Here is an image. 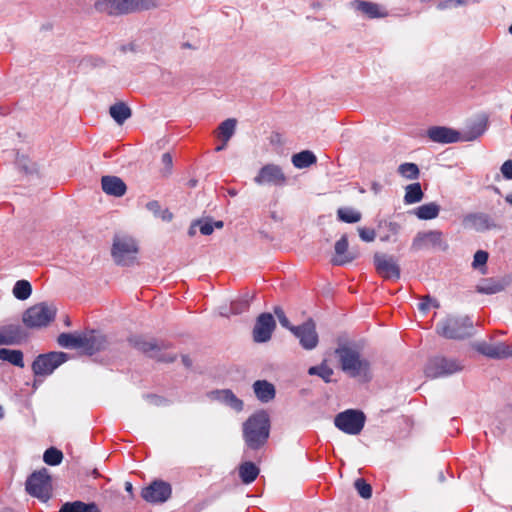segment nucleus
I'll return each instance as SVG.
<instances>
[{
    "label": "nucleus",
    "mask_w": 512,
    "mask_h": 512,
    "mask_svg": "<svg viewBox=\"0 0 512 512\" xmlns=\"http://www.w3.org/2000/svg\"><path fill=\"white\" fill-rule=\"evenodd\" d=\"M161 0H130L131 13L160 7Z\"/></svg>",
    "instance_id": "c03bdc74"
},
{
    "label": "nucleus",
    "mask_w": 512,
    "mask_h": 512,
    "mask_svg": "<svg viewBox=\"0 0 512 512\" xmlns=\"http://www.w3.org/2000/svg\"><path fill=\"white\" fill-rule=\"evenodd\" d=\"M476 350L491 359H506L512 356V345L504 342L497 344L480 342L476 345Z\"/></svg>",
    "instance_id": "6ab92c4d"
},
{
    "label": "nucleus",
    "mask_w": 512,
    "mask_h": 512,
    "mask_svg": "<svg viewBox=\"0 0 512 512\" xmlns=\"http://www.w3.org/2000/svg\"><path fill=\"white\" fill-rule=\"evenodd\" d=\"M182 363L187 367L190 368L192 366V360L189 356L183 355L182 356Z\"/></svg>",
    "instance_id": "0e129e2a"
},
{
    "label": "nucleus",
    "mask_w": 512,
    "mask_h": 512,
    "mask_svg": "<svg viewBox=\"0 0 512 512\" xmlns=\"http://www.w3.org/2000/svg\"><path fill=\"white\" fill-rule=\"evenodd\" d=\"M270 435V418L266 411L252 414L243 423V439L251 450H259L268 441Z\"/></svg>",
    "instance_id": "f03ea898"
},
{
    "label": "nucleus",
    "mask_w": 512,
    "mask_h": 512,
    "mask_svg": "<svg viewBox=\"0 0 512 512\" xmlns=\"http://www.w3.org/2000/svg\"><path fill=\"white\" fill-rule=\"evenodd\" d=\"M504 178L512 180V159L505 161L501 166Z\"/></svg>",
    "instance_id": "6e6d98bb"
},
{
    "label": "nucleus",
    "mask_w": 512,
    "mask_h": 512,
    "mask_svg": "<svg viewBox=\"0 0 512 512\" xmlns=\"http://www.w3.org/2000/svg\"><path fill=\"white\" fill-rule=\"evenodd\" d=\"M4 337L8 340L7 345L20 344L27 339V332L20 325H6L1 328Z\"/></svg>",
    "instance_id": "c85d7f7f"
},
{
    "label": "nucleus",
    "mask_w": 512,
    "mask_h": 512,
    "mask_svg": "<svg viewBox=\"0 0 512 512\" xmlns=\"http://www.w3.org/2000/svg\"><path fill=\"white\" fill-rule=\"evenodd\" d=\"M488 258H489L488 252H486L484 250H478L474 254V258H473V262H472V267L474 269H478V268H480L482 266H485L487 261H488Z\"/></svg>",
    "instance_id": "09e8293b"
},
{
    "label": "nucleus",
    "mask_w": 512,
    "mask_h": 512,
    "mask_svg": "<svg viewBox=\"0 0 512 512\" xmlns=\"http://www.w3.org/2000/svg\"><path fill=\"white\" fill-rule=\"evenodd\" d=\"M424 197V193L419 182L409 184L405 188L404 203L414 204L420 202Z\"/></svg>",
    "instance_id": "c9c22d12"
},
{
    "label": "nucleus",
    "mask_w": 512,
    "mask_h": 512,
    "mask_svg": "<svg viewBox=\"0 0 512 512\" xmlns=\"http://www.w3.org/2000/svg\"><path fill=\"white\" fill-rule=\"evenodd\" d=\"M440 212V206L435 202H430L418 206L414 210V214L420 220H432L438 217Z\"/></svg>",
    "instance_id": "473e14b6"
},
{
    "label": "nucleus",
    "mask_w": 512,
    "mask_h": 512,
    "mask_svg": "<svg viewBox=\"0 0 512 512\" xmlns=\"http://www.w3.org/2000/svg\"><path fill=\"white\" fill-rule=\"evenodd\" d=\"M58 512H101L95 502L85 503L80 500L65 502Z\"/></svg>",
    "instance_id": "c756f323"
},
{
    "label": "nucleus",
    "mask_w": 512,
    "mask_h": 512,
    "mask_svg": "<svg viewBox=\"0 0 512 512\" xmlns=\"http://www.w3.org/2000/svg\"><path fill=\"white\" fill-rule=\"evenodd\" d=\"M82 337L73 333H61L57 337V343L63 348H81L84 344Z\"/></svg>",
    "instance_id": "4c0bfd02"
},
{
    "label": "nucleus",
    "mask_w": 512,
    "mask_h": 512,
    "mask_svg": "<svg viewBox=\"0 0 512 512\" xmlns=\"http://www.w3.org/2000/svg\"><path fill=\"white\" fill-rule=\"evenodd\" d=\"M335 256L331 262L336 266H343L351 263L357 255L348 251V237L346 234L342 235L341 238L335 243Z\"/></svg>",
    "instance_id": "412c9836"
},
{
    "label": "nucleus",
    "mask_w": 512,
    "mask_h": 512,
    "mask_svg": "<svg viewBox=\"0 0 512 512\" xmlns=\"http://www.w3.org/2000/svg\"><path fill=\"white\" fill-rule=\"evenodd\" d=\"M162 164L165 168L166 174H170L172 166H173V159L170 153H164L161 158Z\"/></svg>",
    "instance_id": "4d7b16f0"
},
{
    "label": "nucleus",
    "mask_w": 512,
    "mask_h": 512,
    "mask_svg": "<svg viewBox=\"0 0 512 512\" xmlns=\"http://www.w3.org/2000/svg\"><path fill=\"white\" fill-rule=\"evenodd\" d=\"M254 299V295H250L249 293H245L241 295L236 300L232 301L230 304V311L232 314L238 315L242 314L243 312H246L252 300Z\"/></svg>",
    "instance_id": "e433bc0d"
},
{
    "label": "nucleus",
    "mask_w": 512,
    "mask_h": 512,
    "mask_svg": "<svg viewBox=\"0 0 512 512\" xmlns=\"http://www.w3.org/2000/svg\"><path fill=\"white\" fill-rule=\"evenodd\" d=\"M110 116L113 120L122 125L132 115L131 108L125 102H117L109 108Z\"/></svg>",
    "instance_id": "7c9ffc66"
},
{
    "label": "nucleus",
    "mask_w": 512,
    "mask_h": 512,
    "mask_svg": "<svg viewBox=\"0 0 512 512\" xmlns=\"http://www.w3.org/2000/svg\"><path fill=\"white\" fill-rule=\"evenodd\" d=\"M359 236L364 242H372L375 237L376 233L374 229L366 228V227H360L358 228Z\"/></svg>",
    "instance_id": "864d4df0"
},
{
    "label": "nucleus",
    "mask_w": 512,
    "mask_h": 512,
    "mask_svg": "<svg viewBox=\"0 0 512 512\" xmlns=\"http://www.w3.org/2000/svg\"><path fill=\"white\" fill-rule=\"evenodd\" d=\"M213 395H215V398L221 401L222 403L226 404L230 408L234 409L237 412H240L243 410L244 403L241 399H239L232 390L230 389H223V390H216L212 392Z\"/></svg>",
    "instance_id": "cd10ccee"
},
{
    "label": "nucleus",
    "mask_w": 512,
    "mask_h": 512,
    "mask_svg": "<svg viewBox=\"0 0 512 512\" xmlns=\"http://www.w3.org/2000/svg\"><path fill=\"white\" fill-rule=\"evenodd\" d=\"M398 173L406 179L414 180L419 177L420 171L415 163L406 162L399 165Z\"/></svg>",
    "instance_id": "49530a36"
},
{
    "label": "nucleus",
    "mask_w": 512,
    "mask_h": 512,
    "mask_svg": "<svg viewBox=\"0 0 512 512\" xmlns=\"http://www.w3.org/2000/svg\"><path fill=\"white\" fill-rule=\"evenodd\" d=\"M333 373V369L330 368L325 362H322L317 366H312L308 369L309 375H317L322 378L325 383H330L332 381L331 377Z\"/></svg>",
    "instance_id": "37998d69"
},
{
    "label": "nucleus",
    "mask_w": 512,
    "mask_h": 512,
    "mask_svg": "<svg viewBox=\"0 0 512 512\" xmlns=\"http://www.w3.org/2000/svg\"><path fill=\"white\" fill-rule=\"evenodd\" d=\"M373 262L377 273L387 280L400 279L401 270L396 259L392 255L375 253Z\"/></svg>",
    "instance_id": "f8f14e48"
},
{
    "label": "nucleus",
    "mask_w": 512,
    "mask_h": 512,
    "mask_svg": "<svg viewBox=\"0 0 512 512\" xmlns=\"http://www.w3.org/2000/svg\"><path fill=\"white\" fill-rule=\"evenodd\" d=\"M343 372L351 378H359L362 382H370L373 378L371 363L368 359L361 358L360 353L348 346L340 345L335 349Z\"/></svg>",
    "instance_id": "f257e3e1"
},
{
    "label": "nucleus",
    "mask_w": 512,
    "mask_h": 512,
    "mask_svg": "<svg viewBox=\"0 0 512 512\" xmlns=\"http://www.w3.org/2000/svg\"><path fill=\"white\" fill-rule=\"evenodd\" d=\"M81 63L92 67H98L104 65V60L97 56H87L82 59Z\"/></svg>",
    "instance_id": "5fc2aeb1"
},
{
    "label": "nucleus",
    "mask_w": 512,
    "mask_h": 512,
    "mask_svg": "<svg viewBox=\"0 0 512 512\" xmlns=\"http://www.w3.org/2000/svg\"><path fill=\"white\" fill-rule=\"evenodd\" d=\"M428 247L438 249L440 251H447L449 245L443 238V233L439 230H429L418 232L411 244V249L419 251Z\"/></svg>",
    "instance_id": "9b49d317"
},
{
    "label": "nucleus",
    "mask_w": 512,
    "mask_h": 512,
    "mask_svg": "<svg viewBox=\"0 0 512 512\" xmlns=\"http://www.w3.org/2000/svg\"><path fill=\"white\" fill-rule=\"evenodd\" d=\"M431 306L439 307V304L436 299L431 298L429 295L423 297L418 304V308L422 312H427Z\"/></svg>",
    "instance_id": "3c124183"
},
{
    "label": "nucleus",
    "mask_w": 512,
    "mask_h": 512,
    "mask_svg": "<svg viewBox=\"0 0 512 512\" xmlns=\"http://www.w3.org/2000/svg\"><path fill=\"white\" fill-rule=\"evenodd\" d=\"M196 224H198L199 230L203 235H210L214 231V226L211 219L196 220Z\"/></svg>",
    "instance_id": "603ef678"
},
{
    "label": "nucleus",
    "mask_w": 512,
    "mask_h": 512,
    "mask_svg": "<svg viewBox=\"0 0 512 512\" xmlns=\"http://www.w3.org/2000/svg\"><path fill=\"white\" fill-rule=\"evenodd\" d=\"M454 7V4H453V0H443V1H440L438 4H437V9L438 10H446V9H450V8H453Z\"/></svg>",
    "instance_id": "bf43d9fd"
},
{
    "label": "nucleus",
    "mask_w": 512,
    "mask_h": 512,
    "mask_svg": "<svg viewBox=\"0 0 512 512\" xmlns=\"http://www.w3.org/2000/svg\"><path fill=\"white\" fill-rule=\"evenodd\" d=\"M129 344L146 356L159 362L172 363L176 360V354H166L163 351L169 349V342L157 339H146L143 336L133 335L128 338Z\"/></svg>",
    "instance_id": "20e7f679"
},
{
    "label": "nucleus",
    "mask_w": 512,
    "mask_h": 512,
    "mask_svg": "<svg viewBox=\"0 0 512 512\" xmlns=\"http://www.w3.org/2000/svg\"><path fill=\"white\" fill-rule=\"evenodd\" d=\"M338 220L344 223H357L361 220V213L353 208L342 207L337 210Z\"/></svg>",
    "instance_id": "58836bf2"
},
{
    "label": "nucleus",
    "mask_w": 512,
    "mask_h": 512,
    "mask_svg": "<svg viewBox=\"0 0 512 512\" xmlns=\"http://www.w3.org/2000/svg\"><path fill=\"white\" fill-rule=\"evenodd\" d=\"M138 247L134 239L130 237H118L113 240L111 255L117 265L130 266L136 260Z\"/></svg>",
    "instance_id": "6e6552de"
},
{
    "label": "nucleus",
    "mask_w": 512,
    "mask_h": 512,
    "mask_svg": "<svg viewBox=\"0 0 512 512\" xmlns=\"http://www.w3.org/2000/svg\"><path fill=\"white\" fill-rule=\"evenodd\" d=\"M95 10L110 16H121L131 13L130 0H97Z\"/></svg>",
    "instance_id": "a211bd4d"
},
{
    "label": "nucleus",
    "mask_w": 512,
    "mask_h": 512,
    "mask_svg": "<svg viewBox=\"0 0 512 512\" xmlns=\"http://www.w3.org/2000/svg\"><path fill=\"white\" fill-rule=\"evenodd\" d=\"M371 189L374 191V193H379L382 189V185L378 182H373L371 185Z\"/></svg>",
    "instance_id": "69168bd1"
},
{
    "label": "nucleus",
    "mask_w": 512,
    "mask_h": 512,
    "mask_svg": "<svg viewBox=\"0 0 512 512\" xmlns=\"http://www.w3.org/2000/svg\"><path fill=\"white\" fill-rule=\"evenodd\" d=\"M354 7L370 19L384 18L388 15L387 11H382L380 5L374 2L356 0Z\"/></svg>",
    "instance_id": "bb28decb"
},
{
    "label": "nucleus",
    "mask_w": 512,
    "mask_h": 512,
    "mask_svg": "<svg viewBox=\"0 0 512 512\" xmlns=\"http://www.w3.org/2000/svg\"><path fill=\"white\" fill-rule=\"evenodd\" d=\"M468 3L467 0H453L454 7L464 6Z\"/></svg>",
    "instance_id": "774afa93"
},
{
    "label": "nucleus",
    "mask_w": 512,
    "mask_h": 512,
    "mask_svg": "<svg viewBox=\"0 0 512 512\" xmlns=\"http://www.w3.org/2000/svg\"><path fill=\"white\" fill-rule=\"evenodd\" d=\"M62 460V451L55 447H50L46 449V451L43 454V461L50 466H57L62 462Z\"/></svg>",
    "instance_id": "a18cd8bd"
},
{
    "label": "nucleus",
    "mask_w": 512,
    "mask_h": 512,
    "mask_svg": "<svg viewBox=\"0 0 512 512\" xmlns=\"http://www.w3.org/2000/svg\"><path fill=\"white\" fill-rule=\"evenodd\" d=\"M0 360L7 361L19 368L24 367L23 352L21 350L0 348Z\"/></svg>",
    "instance_id": "f704fd0d"
},
{
    "label": "nucleus",
    "mask_w": 512,
    "mask_h": 512,
    "mask_svg": "<svg viewBox=\"0 0 512 512\" xmlns=\"http://www.w3.org/2000/svg\"><path fill=\"white\" fill-rule=\"evenodd\" d=\"M252 387L256 398L262 403H268L276 396L275 386L267 380H256Z\"/></svg>",
    "instance_id": "a878e982"
},
{
    "label": "nucleus",
    "mask_w": 512,
    "mask_h": 512,
    "mask_svg": "<svg viewBox=\"0 0 512 512\" xmlns=\"http://www.w3.org/2000/svg\"><path fill=\"white\" fill-rule=\"evenodd\" d=\"M146 208L150 211L156 218H161L165 222H170L173 218V214L168 209H161V205L159 201L152 200L146 204Z\"/></svg>",
    "instance_id": "ea45409f"
},
{
    "label": "nucleus",
    "mask_w": 512,
    "mask_h": 512,
    "mask_svg": "<svg viewBox=\"0 0 512 512\" xmlns=\"http://www.w3.org/2000/svg\"><path fill=\"white\" fill-rule=\"evenodd\" d=\"M488 126V118L481 116L475 122H473L466 130L460 132L461 141H474L484 134Z\"/></svg>",
    "instance_id": "b1692460"
},
{
    "label": "nucleus",
    "mask_w": 512,
    "mask_h": 512,
    "mask_svg": "<svg viewBox=\"0 0 512 512\" xmlns=\"http://www.w3.org/2000/svg\"><path fill=\"white\" fill-rule=\"evenodd\" d=\"M274 313L277 316L279 323L281 324L282 327L287 328L289 330L290 328L294 327L293 325L290 324L289 319L287 318L284 310L281 307H274Z\"/></svg>",
    "instance_id": "8fccbe9b"
},
{
    "label": "nucleus",
    "mask_w": 512,
    "mask_h": 512,
    "mask_svg": "<svg viewBox=\"0 0 512 512\" xmlns=\"http://www.w3.org/2000/svg\"><path fill=\"white\" fill-rule=\"evenodd\" d=\"M462 223L465 228L473 229L477 232H485L498 228L494 219L484 212L469 213L464 216Z\"/></svg>",
    "instance_id": "f3484780"
},
{
    "label": "nucleus",
    "mask_w": 512,
    "mask_h": 512,
    "mask_svg": "<svg viewBox=\"0 0 512 512\" xmlns=\"http://www.w3.org/2000/svg\"><path fill=\"white\" fill-rule=\"evenodd\" d=\"M275 327L276 322L273 315L267 312L261 313L257 317L253 328V340L257 343L269 341Z\"/></svg>",
    "instance_id": "2eb2a0df"
},
{
    "label": "nucleus",
    "mask_w": 512,
    "mask_h": 512,
    "mask_svg": "<svg viewBox=\"0 0 512 512\" xmlns=\"http://www.w3.org/2000/svg\"><path fill=\"white\" fill-rule=\"evenodd\" d=\"M56 316V309L53 306L42 302L28 308L22 317L27 328L37 329L48 326Z\"/></svg>",
    "instance_id": "39448f33"
},
{
    "label": "nucleus",
    "mask_w": 512,
    "mask_h": 512,
    "mask_svg": "<svg viewBox=\"0 0 512 512\" xmlns=\"http://www.w3.org/2000/svg\"><path fill=\"white\" fill-rule=\"evenodd\" d=\"M145 398L156 406L166 405L168 402L164 397L155 394H146Z\"/></svg>",
    "instance_id": "13d9d810"
},
{
    "label": "nucleus",
    "mask_w": 512,
    "mask_h": 512,
    "mask_svg": "<svg viewBox=\"0 0 512 512\" xmlns=\"http://www.w3.org/2000/svg\"><path fill=\"white\" fill-rule=\"evenodd\" d=\"M101 187L104 193L114 197H122L127 191V185L118 176L105 175L101 178Z\"/></svg>",
    "instance_id": "4be33fe9"
},
{
    "label": "nucleus",
    "mask_w": 512,
    "mask_h": 512,
    "mask_svg": "<svg viewBox=\"0 0 512 512\" xmlns=\"http://www.w3.org/2000/svg\"><path fill=\"white\" fill-rule=\"evenodd\" d=\"M317 162L315 154L310 150H303L292 156V163L298 169L307 168Z\"/></svg>",
    "instance_id": "72a5a7b5"
},
{
    "label": "nucleus",
    "mask_w": 512,
    "mask_h": 512,
    "mask_svg": "<svg viewBox=\"0 0 512 512\" xmlns=\"http://www.w3.org/2000/svg\"><path fill=\"white\" fill-rule=\"evenodd\" d=\"M83 348L87 354L93 355L105 347L106 338L99 332L91 331L88 335L82 337Z\"/></svg>",
    "instance_id": "393cba45"
},
{
    "label": "nucleus",
    "mask_w": 512,
    "mask_h": 512,
    "mask_svg": "<svg viewBox=\"0 0 512 512\" xmlns=\"http://www.w3.org/2000/svg\"><path fill=\"white\" fill-rule=\"evenodd\" d=\"M462 369L463 365L457 359L447 358L444 356H434L428 359L424 368V373L426 377L435 379L452 375L460 372Z\"/></svg>",
    "instance_id": "423d86ee"
},
{
    "label": "nucleus",
    "mask_w": 512,
    "mask_h": 512,
    "mask_svg": "<svg viewBox=\"0 0 512 512\" xmlns=\"http://www.w3.org/2000/svg\"><path fill=\"white\" fill-rule=\"evenodd\" d=\"M32 293V286L27 280H18L13 287V295L18 300H26Z\"/></svg>",
    "instance_id": "a19ab883"
},
{
    "label": "nucleus",
    "mask_w": 512,
    "mask_h": 512,
    "mask_svg": "<svg viewBox=\"0 0 512 512\" xmlns=\"http://www.w3.org/2000/svg\"><path fill=\"white\" fill-rule=\"evenodd\" d=\"M172 494V487L163 480H154L141 491V497L149 503L166 502Z\"/></svg>",
    "instance_id": "ddd939ff"
},
{
    "label": "nucleus",
    "mask_w": 512,
    "mask_h": 512,
    "mask_svg": "<svg viewBox=\"0 0 512 512\" xmlns=\"http://www.w3.org/2000/svg\"><path fill=\"white\" fill-rule=\"evenodd\" d=\"M436 331L446 339L462 340L474 335L473 320L469 316L449 315L440 320Z\"/></svg>",
    "instance_id": "7ed1b4c3"
},
{
    "label": "nucleus",
    "mask_w": 512,
    "mask_h": 512,
    "mask_svg": "<svg viewBox=\"0 0 512 512\" xmlns=\"http://www.w3.org/2000/svg\"><path fill=\"white\" fill-rule=\"evenodd\" d=\"M290 331L299 339L302 348L306 350L314 349L319 342L316 326L312 319L290 328Z\"/></svg>",
    "instance_id": "4468645a"
},
{
    "label": "nucleus",
    "mask_w": 512,
    "mask_h": 512,
    "mask_svg": "<svg viewBox=\"0 0 512 512\" xmlns=\"http://www.w3.org/2000/svg\"><path fill=\"white\" fill-rule=\"evenodd\" d=\"M254 182L258 185L271 184L274 186H283L286 183V176L280 166L266 164L259 170L254 178Z\"/></svg>",
    "instance_id": "dca6fc26"
},
{
    "label": "nucleus",
    "mask_w": 512,
    "mask_h": 512,
    "mask_svg": "<svg viewBox=\"0 0 512 512\" xmlns=\"http://www.w3.org/2000/svg\"><path fill=\"white\" fill-rule=\"evenodd\" d=\"M120 51L122 53H126L127 51H136V47L134 43L124 44L120 46Z\"/></svg>",
    "instance_id": "680f3d73"
},
{
    "label": "nucleus",
    "mask_w": 512,
    "mask_h": 512,
    "mask_svg": "<svg viewBox=\"0 0 512 512\" xmlns=\"http://www.w3.org/2000/svg\"><path fill=\"white\" fill-rule=\"evenodd\" d=\"M428 138L435 143L451 144L461 141L460 132L446 126H432L427 130Z\"/></svg>",
    "instance_id": "aec40b11"
},
{
    "label": "nucleus",
    "mask_w": 512,
    "mask_h": 512,
    "mask_svg": "<svg viewBox=\"0 0 512 512\" xmlns=\"http://www.w3.org/2000/svg\"><path fill=\"white\" fill-rule=\"evenodd\" d=\"M50 481L51 478L47 470L43 468L42 470L33 472L27 478L25 489L29 495L46 502L51 497Z\"/></svg>",
    "instance_id": "9d476101"
},
{
    "label": "nucleus",
    "mask_w": 512,
    "mask_h": 512,
    "mask_svg": "<svg viewBox=\"0 0 512 512\" xmlns=\"http://www.w3.org/2000/svg\"><path fill=\"white\" fill-rule=\"evenodd\" d=\"M510 284L506 278H485L476 286V291L480 294L492 295L499 293Z\"/></svg>",
    "instance_id": "5701e85b"
},
{
    "label": "nucleus",
    "mask_w": 512,
    "mask_h": 512,
    "mask_svg": "<svg viewBox=\"0 0 512 512\" xmlns=\"http://www.w3.org/2000/svg\"><path fill=\"white\" fill-rule=\"evenodd\" d=\"M196 227H198V224H196V221H194V222L191 224V226H190V228H189V230H188V234H189L190 236L195 235V233H196L195 228H196Z\"/></svg>",
    "instance_id": "338daca9"
},
{
    "label": "nucleus",
    "mask_w": 512,
    "mask_h": 512,
    "mask_svg": "<svg viewBox=\"0 0 512 512\" xmlns=\"http://www.w3.org/2000/svg\"><path fill=\"white\" fill-rule=\"evenodd\" d=\"M366 416L363 411L347 409L338 413L334 418V425L340 431L349 435H358L364 428Z\"/></svg>",
    "instance_id": "0eeeda50"
},
{
    "label": "nucleus",
    "mask_w": 512,
    "mask_h": 512,
    "mask_svg": "<svg viewBox=\"0 0 512 512\" xmlns=\"http://www.w3.org/2000/svg\"><path fill=\"white\" fill-rule=\"evenodd\" d=\"M69 360V355L65 352L51 351L39 354L32 363V371L35 376H49L60 365Z\"/></svg>",
    "instance_id": "1a4fd4ad"
},
{
    "label": "nucleus",
    "mask_w": 512,
    "mask_h": 512,
    "mask_svg": "<svg viewBox=\"0 0 512 512\" xmlns=\"http://www.w3.org/2000/svg\"><path fill=\"white\" fill-rule=\"evenodd\" d=\"M354 487H355L356 491L358 492V494L363 499L371 498V496H372V487L363 478L356 479L355 482H354Z\"/></svg>",
    "instance_id": "de8ad7c7"
},
{
    "label": "nucleus",
    "mask_w": 512,
    "mask_h": 512,
    "mask_svg": "<svg viewBox=\"0 0 512 512\" xmlns=\"http://www.w3.org/2000/svg\"><path fill=\"white\" fill-rule=\"evenodd\" d=\"M259 472L260 470L256 464L250 461H246L239 466V477L244 484L254 482Z\"/></svg>",
    "instance_id": "2f4dec72"
},
{
    "label": "nucleus",
    "mask_w": 512,
    "mask_h": 512,
    "mask_svg": "<svg viewBox=\"0 0 512 512\" xmlns=\"http://www.w3.org/2000/svg\"><path fill=\"white\" fill-rule=\"evenodd\" d=\"M237 121L233 118L224 120L218 127L219 137L222 141L228 142L234 135Z\"/></svg>",
    "instance_id": "79ce46f5"
},
{
    "label": "nucleus",
    "mask_w": 512,
    "mask_h": 512,
    "mask_svg": "<svg viewBox=\"0 0 512 512\" xmlns=\"http://www.w3.org/2000/svg\"><path fill=\"white\" fill-rule=\"evenodd\" d=\"M125 490H126V492H128L130 494L131 498H134L133 485L131 482H129V481L125 482Z\"/></svg>",
    "instance_id": "e2e57ef3"
},
{
    "label": "nucleus",
    "mask_w": 512,
    "mask_h": 512,
    "mask_svg": "<svg viewBox=\"0 0 512 512\" xmlns=\"http://www.w3.org/2000/svg\"><path fill=\"white\" fill-rule=\"evenodd\" d=\"M386 227L388 228V231L393 235L398 234L400 230V225L396 222H388Z\"/></svg>",
    "instance_id": "052dcab7"
}]
</instances>
